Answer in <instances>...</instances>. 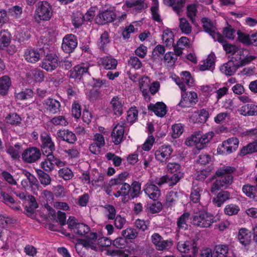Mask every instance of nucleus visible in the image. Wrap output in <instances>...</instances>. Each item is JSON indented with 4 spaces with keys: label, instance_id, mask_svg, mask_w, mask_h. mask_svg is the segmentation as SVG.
Segmentation results:
<instances>
[{
    "label": "nucleus",
    "instance_id": "nucleus-8",
    "mask_svg": "<svg viewBox=\"0 0 257 257\" xmlns=\"http://www.w3.org/2000/svg\"><path fill=\"white\" fill-rule=\"evenodd\" d=\"M201 22L205 31L208 33L215 41L223 42V37L217 31L213 23L209 19L203 18Z\"/></svg>",
    "mask_w": 257,
    "mask_h": 257
},
{
    "label": "nucleus",
    "instance_id": "nucleus-31",
    "mask_svg": "<svg viewBox=\"0 0 257 257\" xmlns=\"http://www.w3.org/2000/svg\"><path fill=\"white\" fill-rule=\"evenodd\" d=\"M237 67L232 60L228 61L220 67V70L223 74L231 76L236 72Z\"/></svg>",
    "mask_w": 257,
    "mask_h": 257
},
{
    "label": "nucleus",
    "instance_id": "nucleus-61",
    "mask_svg": "<svg viewBox=\"0 0 257 257\" xmlns=\"http://www.w3.org/2000/svg\"><path fill=\"white\" fill-rule=\"evenodd\" d=\"M127 175L128 174L126 172H124L119 174L116 178L112 179L110 180V185L120 186L121 184H124V181L127 176Z\"/></svg>",
    "mask_w": 257,
    "mask_h": 257
},
{
    "label": "nucleus",
    "instance_id": "nucleus-22",
    "mask_svg": "<svg viewBox=\"0 0 257 257\" xmlns=\"http://www.w3.org/2000/svg\"><path fill=\"white\" fill-rule=\"evenodd\" d=\"M202 191V183L193 181L190 194V199L193 203H197L199 202Z\"/></svg>",
    "mask_w": 257,
    "mask_h": 257
},
{
    "label": "nucleus",
    "instance_id": "nucleus-52",
    "mask_svg": "<svg viewBox=\"0 0 257 257\" xmlns=\"http://www.w3.org/2000/svg\"><path fill=\"white\" fill-rule=\"evenodd\" d=\"M58 175L65 180H70L74 176L72 170L67 167H64L60 169L58 171Z\"/></svg>",
    "mask_w": 257,
    "mask_h": 257
},
{
    "label": "nucleus",
    "instance_id": "nucleus-56",
    "mask_svg": "<svg viewBox=\"0 0 257 257\" xmlns=\"http://www.w3.org/2000/svg\"><path fill=\"white\" fill-rule=\"evenodd\" d=\"M197 13V7L195 4H190L187 7V16L192 23L195 21V17Z\"/></svg>",
    "mask_w": 257,
    "mask_h": 257
},
{
    "label": "nucleus",
    "instance_id": "nucleus-47",
    "mask_svg": "<svg viewBox=\"0 0 257 257\" xmlns=\"http://www.w3.org/2000/svg\"><path fill=\"white\" fill-rule=\"evenodd\" d=\"M257 152V142H252L243 147L240 151V156L251 154Z\"/></svg>",
    "mask_w": 257,
    "mask_h": 257
},
{
    "label": "nucleus",
    "instance_id": "nucleus-15",
    "mask_svg": "<svg viewBox=\"0 0 257 257\" xmlns=\"http://www.w3.org/2000/svg\"><path fill=\"white\" fill-rule=\"evenodd\" d=\"M115 13L111 10H105L100 12L96 17L95 21L99 25H104L111 23L114 20Z\"/></svg>",
    "mask_w": 257,
    "mask_h": 257
},
{
    "label": "nucleus",
    "instance_id": "nucleus-33",
    "mask_svg": "<svg viewBox=\"0 0 257 257\" xmlns=\"http://www.w3.org/2000/svg\"><path fill=\"white\" fill-rule=\"evenodd\" d=\"M182 196L183 194L181 192L175 191H170L166 196V205L168 206L174 205Z\"/></svg>",
    "mask_w": 257,
    "mask_h": 257
},
{
    "label": "nucleus",
    "instance_id": "nucleus-58",
    "mask_svg": "<svg viewBox=\"0 0 257 257\" xmlns=\"http://www.w3.org/2000/svg\"><path fill=\"white\" fill-rule=\"evenodd\" d=\"M246 53L247 52L246 50L241 51L238 50L231 58V60L235 63V65H243V55L244 53Z\"/></svg>",
    "mask_w": 257,
    "mask_h": 257
},
{
    "label": "nucleus",
    "instance_id": "nucleus-46",
    "mask_svg": "<svg viewBox=\"0 0 257 257\" xmlns=\"http://www.w3.org/2000/svg\"><path fill=\"white\" fill-rule=\"evenodd\" d=\"M179 28L181 32L186 35L190 34L192 32V27L186 18H182L179 19Z\"/></svg>",
    "mask_w": 257,
    "mask_h": 257
},
{
    "label": "nucleus",
    "instance_id": "nucleus-48",
    "mask_svg": "<svg viewBox=\"0 0 257 257\" xmlns=\"http://www.w3.org/2000/svg\"><path fill=\"white\" fill-rule=\"evenodd\" d=\"M37 174L40 183L44 186L45 187L50 184L51 182V178L48 174L45 173L41 170H38L37 171Z\"/></svg>",
    "mask_w": 257,
    "mask_h": 257
},
{
    "label": "nucleus",
    "instance_id": "nucleus-39",
    "mask_svg": "<svg viewBox=\"0 0 257 257\" xmlns=\"http://www.w3.org/2000/svg\"><path fill=\"white\" fill-rule=\"evenodd\" d=\"M186 3V0H172L170 4L166 5L172 8L173 10L178 15L183 11Z\"/></svg>",
    "mask_w": 257,
    "mask_h": 257
},
{
    "label": "nucleus",
    "instance_id": "nucleus-60",
    "mask_svg": "<svg viewBox=\"0 0 257 257\" xmlns=\"http://www.w3.org/2000/svg\"><path fill=\"white\" fill-rule=\"evenodd\" d=\"M184 131L183 125L181 123H177L172 126V137L174 139L179 138Z\"/></svg>",
    "mask_w": 257,
    "mask_h": 257
},
{
    "label": "nucleus",
    "instance_id": "nucleus-37",
    "mask_svg": "<svg viewBox=\"0 0 257 257\" xmlns=\"http://www.w3.org/2000/svg\"><path fill=\"white\" fill-rule=\"evenodd\" d=\"M11 85V80L9 77L4 76L0 78V94L6 95Z\"/></svg>",
    "mask_w": 257,
    "mask_h": 257
},
{
    "label": "nucleus",
    "instance_id": "nucleus-11",
    "mask_svg": "<svg viewBox=\"0 0 257 257\" xmlns=\"http://www.w3.org/2000/svg\"><path fill=\"white\" fill-rule=\"evenodd\" d=\"M41 156L40 150L35 147L26 149L22 154L23 160L28 163H32L38 160Z\"/></svg>",
    "mask_w": 257,
    "mask_h": 257
},
{
    "label": "nucleus",
    "instance_id": "nucleus-28",
    "mask_svg": "<svg viewBox=\"0 0 257 257\" xmlns=\"http://www.w3.org/2000/svg\"><path fill=\"white\" fill-rule=\"evenodd\" d=\"M238 111L243 116H252L257 115V104L248 103L241 106Z\"/></svg>",
    "mask_w": 257,
    "mask_h": 257
},
{
    "label": "nucleus",
    "instance_id": "nucleus-2",
    "mask_svg": "<svg viewBox=\"0 0 257 257\" xmlns=\"http://www.w3.org/2000/svg\"><path fill=\"white\" fill-rule=\"evenodd\" d=\"M214 135L212 131L204 134L201 132H195L186 140L185 144L187 146H195L198 150H200L205 147Z\"/></svg>",
    "mask_w": 257,
    "mask_h": 257
},
{
    "label": "nucleus",
    "instance_id": "nucleus-19",
    "mask_svg": "<svg viewBox=\"0 0 257 257\" xmlns=\"http://www.w3.org/2000/svg\"><path fill=\"white\" fill-rule=\"evenodd\" d=\"M237 238L239 242L244 247H248L252 240L250 231L245 228H241L239 229Z\"/></svg>",
    "mask_w": 257,
    "mask_h": 257
},
{
    "label": "nucleus",
    "instance_id": "nucleus-18",
    "mask_svg": "<svg viewBox=\"0 0 257 257\" xmlns=\"http://www.w3.org/2000/svg\"><path fill=\"white\" fill-rule=\"evenodd\" d=\"M58 64V57L56 55L47 54L42 63V67L47 71L55 69Z\"/></svg>",
    "mask_w": 257,
    "mask_h": 257
},
{
    "label": "nucleus",
    "instance_id": "nucleus-54",
    "mask_svg": "<svg viewBox=\"0 0 257 257\" xmlns=\"http://www.w3.org/2000/svg\"><path fill=\"white\" fill-rule=\"evenodd\" d=\"M8 153L13 159H17L20 157L21 152V146L16 144L14 147H10L7 150Z\"/></svg>",
    "mask_w": 257,
    "mask_h": 257
},
{
    "label": "nucleus",
    "instance_id": "nucleus-40",
    "mask_svg": "<svg viewBox=\"0 0 257 257\" xmlns=\"http://www.w3.org/2000/svg\"><path fill=\"white\" fill-rule=\"evenodd\" d=\"M196 247V244L195 241L191 243L188 241H179L177 244L178 249L181 252L187 253L191 249L193 248L195 251Z\"/></svg>",
    "mask_w": 257,
    "mask_h": 257
},
{
    "label": "nucleus",
    "instance_id": "nucleus-64",
    "mask_svg": "<svg viewBox=\"0 0 257 257\" xmlns=\"http://www.w3.org/2000/svg\"><path fill=\"white\" fill-rule=\"evenodd\" d=\"M33 95V92L31 89H27L24 91L16 93V97L21 100L31 98Z\"/></svg>",
    "mask_w": 257,
    "mask_h": 257
},
{
    "label": "nucleus",
    "instance_id": "nucleus-21",
    "mask_svg": "<svg viewBox=\"0 0 257 257\" xmlns=\"http://www.w3.org/2000/svg\"><path fill=\"white\" fill-rule=\"evenodd\" d=\"M144 191L146 194L151 199L157 200L161 195L159 188L152 182H148L145 186Z\"/></svg>",
    "mask_w": 257,
    "mask_h": 257
},
{
    "label": "nucleus",
    "instance_id": "nucleus-63",
    "mask_svg": "<svg viewBox=\"0 0 257 257\" xmlns=\"http://www.w3.org/2000/svg\"><path fill=\"white\" fill-rule=\"evenodd\" d=\"M87 96L91 101H95L101 98V91L98 89L92 88L87 93Z\"/></svg>",
    "mask_w": 257,
    "mask_h": 257
},
{
    "label": "nucleus",
    "instance_id": "nucleus-49",
    "mask_svg": "<svg viewBox=\"0 0 257 257\" xmlns=\"http://www.w3.org/2000/svg\"><path fill=\"white\" fill-rule=\"evenodd\" d=\"M109 42V34L106 31H105L101 35L97 44L99 48L104 50Z\"/></svg>",
    "mask_w": 257,
    "mask_h": 257
},
{
    "label": "nucleus",
    "instance_id": "nucleus-53",
    "mask_svg": "<svg viewBox=\"0 0 257 257\" xmlns=\"http://www.w3.org/2000/svg\"><path fill=\"white\" fill-rule=\"evenodd\" d=\"M41 140L42 142V147L55 148L54 144L49 134L46 133L42 134L41 135Z\"/></svg>",
    "mask_w": 257,
    "mask_h": 257
},
{
    "label": "nucleus",
    "instance_id": "nucleus-1",
    "mask_svg": "<svg viewBox=\"0 0 257 257\" xmlns=\"http://www.w3.org/2000/svg\"><path fill=\"white\" fill-rule=\"evenodd\" d=\"M235 171L233 167L224 165L216 170L215 174L218 177L213 182L211 188V192L215 193L222 188H226L233 182L232 173Z\"/></svg>",
    "mask_w": 257,
    "mask_h": 257
},
{
    "label": "nucleus",
    "instance_id": "nucleus-6",
    "mask_svg": "<svg viewBox=\"0 0 257 257\" xmlns=\"http://www.w3.org/2000/svg\"><path fill=\"white\" fill-rule=\"evenodd\" d=\"M239 141L236 138H230L220 144L217 148V153L227 155L235 151L238 147Z\"/></svg>",
    "mask_w": 257,
    "mask_h": 257
},
{
    "label": "nucleus",
    "instance_id": "nucleus-44",
    "mask_svg": "<svg viewBox=\"0 0 257 257\" xmlns=\"http://www.w3.org/2000/svg\"><path fill=\"white\" fill-rule=\"evenodd\" d=\"M11 41V35L6 31H2L0 32V49H4L7 47Z\"/></svg>",
    "mask_w": 257,
    "mask_h": 257
},
{
    "label": "nucleus",
    "instance_id": "nucleus-25",
    "mask_svg": "<svg viewBox=\"0 0 257 257\" xmlns=\"http://www.w3.org/2000/svg\"><path fill=\"white\" fill-rule=\"evenodd\" d=\"M110 105L114 114L119 116L122 113L123 106L122 99L117 96H115L111 99Z\"/></svg>",
    "mask_w": 257,
    "mask_h": 257
},
{
    "label": "nucleus",
    "instance_id": "nucleus-55",
    "mask_svg": "<svg viewBox=\"0 0 257 257\" xmlns=\"http://www.w3.org/2000/svg\"><path fill=\"white\" fill-rule=\"evenodd\" d=\"M141 184L139 182H134L132 187L130 186V199L139 196L141 191Z\"/></svg>",
    "mask_w": 257,
    "mask_h": 257
},
{
    "label": "nucleus",
    "instance_id": "nucleus-43",
    "mask_svg": "<svg viewBox=\"0 0 257 257\" xmlns=\"http://www.w3.org/2000/svg\"><path fill=\"white\" fill-rule=\"evenodd\" d=\"M28 77L35 81L40 82L44 79L43 72L39 69H33L28 73Z\"/></svg>",
    "mask_w": 257,
    "mask_h": 257
},
{
    "label": "nucleus",
    "instance_id": "nucleus-5",
    "mask_svg": "<svg viewBox=\"0 0 257 257\" xmlns=\"http://www.w3.org/2000/svg\"><path fill=\"white\" fill-rule=\"evenodd\" d=\"M97 239V235L96 233H90L88 236H87V239L79 240L78 242L75 244L76 251L78 253L81 254L83 247L86 249H96L97 248L96 243Z\"/></svg>",
    "mask_w": 257,
    "mask_h": 257
},
{
    "label": "nucleus",
    "instance_id": "nucleus-7",
    "mask_svg": "<svg viewBox=\"0 0 257 257\" xmlns=\"http://www.w3.org/2000/svg\"><path fill=\"white\" fill-rule=\"evenodd\" d=\"M173 150L169 145H163L160 146L155 152L156 160L162 165L166 164L170 159Z\"/></svg>",
    "mask_w": 257,
    "mask_h": 257
},
{
    "label": "nucleus",
    "instance_id": "nucleus-35",
    "mask_svg": "<svg viewBox=\"0 0 257 257\" xmlns=\"http://www.w3.org/2000/svg\"><path fill=\"white\" fill-rule=\"evenodd\" d=\"M89 231L90 228L87 225L82 223H78L74 228L72 232L80 236H85L87 238V236H88L91 233Z\"/></svg>",
    "mask_w": 257,
    "mask_h": 257
},
{
    "label": "nucleus",
    "instance_id": "nucleus-4",
    "mask_svg": "<svg viewBox=\"0 0 257 257\" xmlns=\"http://www.w3.org/2000/svg\"><path fill=\"white\" fill-rule=\"evenodd\" d=\"M216 221L215 217L213 215L206 212H201L194 215L192 223L195 226L205 228L209 227Z\"/></svg>",
    "mask_w": 257,
    "mask_h": 257
},
{
    "label": "nucleus",
    "instance_id": "nucleus-9",
    "mask_svg": "<svg viewBox=\"0 0 257 257\" xmlns=\"http://www.w3.org/2000/svg\"><path fill=\"white\" fill-rule=\"evenodd\" d=\"M198 101L197 93L194 91H182L181 99L178 105L182 107H189Z\"/></svg>",
    "mask_w": 257,
    "mask_h": 257
},
{
    "label": "nucleus",
    "instance_id": "nucleus-57",
    "mask_svg": "<svg viewBox=\"0 0 257 257\" xmlns=\"http://www.w3.org/2000/svg\"><path fill=\"white\" fill-rule=\"evenodd\" d=\"M239 210V207L233 204L226 205L224 209L225 214L229 216L237 214Z\"/></svg>",
    "mask_w": 257,
    "mask_h": 257
},
{
    "label": "nucleus",
    "instance_id": "nucleus-3",
    "mask_svg": "<svg viewBox=\"0 0 257 257\" xmlns=\"http://www.w3.org/2000/svg\"><path fill=\"white\" fill-rule=\"evenodd\" d=\"M53 10L51 6L47 1H40L38 3L34 14L35 21L40 23L42 21L50 20L52 15Z\"/></svg>",
    "mask_w": 257,
    "mask_h": 257
},
{
    "label": "nucleus",
    "instance_id": "nucleus-59",
    "mask_svg": "<svg viewBox=\"0 0 257 257\" xmlns=\"http://www.w3.org/2000/svg\"><path fill=\"white\" fill-rule=\"evenodd\" d=\"M72 21L75 27L79 28L84 21L83 15L78 11L73 13Z\"/></svg>",
    "mask_w": 257,
    "mask_h": 257
},
{
    "label": "nucleus",
    "instance_id": "nucleus-14",
    "mask_svg": "<svg viewBox=\"0 0 257 257\" xmlns=\"http://www.w3.org/2000/svg\"><path fill=\"white\" fill-rule=\"evenodd\" d=\"M125 124L124 121H119L112 130L111 137L112 141L115 145L119 144L123 140Z\"/></svg>",
    "mask_w": 257,
    "mask_h": 257
},
{
    "label": "nucleus",
    "instance_id": "nucleus-36",
    "mask_svg": "<svg viewBox=\"0 0 257 257\" xmlns=\"http://www.w3.org/2000/svg\"><path fill=\"white\" fill-rule=\"evenodd\" d=\"M24 57L27 61L34 63L40 59V54L36 50L27 49L25 52Z\"/></svg>",
    "mask_w": 257,
    "mask_h": 257
},
{
    "label": "nucleus",
    "instance_id": "nucleus-62",
    "mask_svg": "<svg viewBox=\"0 0 257 257\" xmlns=\"http://www.w3.org/2000/svg\"><path fill=\"white\" fill-rule=\"evenodd\" d=\"M167 171L170 173H178L182 172L180 165L176 162H170L167 165Z\"/></svg>",
    "mask_w": 257,
    "mask_h": 257
},
{
    "label": "nucleus",
    "instance_id": "nucleus-12",
    "mask_svg": "<svg viewBox=\"0 0 257 257\" xmlns=\"http://www.w3.org/2000/svg\"><path fill=\"white\" fill-rule=\"evenodd\" d=\"M149 80L147 77L143 78L142 81L140 83V89L144 96L148 95V88L152 94H155L159 90L160 84L159 81L153 82L149 86Z\"/></svg>",
    "mask_w": 257,
    "mask_h": 257
},
{
    "label": "nucleus",
    "instance_id": "nucleus-24",
    "mask_svg": "<svg viewBox=\"0 0 257 257\" xmlns=\"http://www.w3.org/2000/svg\"><path fill=\"white\" fill-rule=\"evenodd\" d=\"M148 108L158 116L163 117L167 113L166 105L162 102H158L156 104L150 103Z\"/></svg>",
    "mask_w": 257,
    "mask_h": 257
},
{
    "label": "nucleus",
    "instance_id": "nucleus-13",
    "mask_svg": "<svg viewBox=\"0 0 257 257\" xmlns=\"http://www.w3.org/2000/svg\"><path fill=\"white\" fill-rule=\"evenodd\" d=\"M77 40L73 34L66 35L63 39L62 49L66 53L72 52L77 47Z\"/></svg>",
    "mask_w": 257,
    "mask_h": 257
},
{
    "label": "nucleus",
    "instance_id": "nucleus-27",
    "mask_svg": "<svg viewBox=\"0 0 257 257\" xmlns=\"http://www.w3.org/2000/svg\"><path fill=\"white\" fill-rule=\"evenodd\" d=\"M213 254L214 257H228L229 254V245L218 244L214 246Z\"/></svg>",
    "mask_w": 257,
    "mask_h": 257
},
{
    "label": "nucleus",
    "instance_id": "nucleus-34",
    "mask_svg": "<svg viewBox=\"0 0 257 257\" xmlns=\"http://www.w3.org/2000/svg\"><path fill=\"white\" fill-rule=\"evenodd\" d=\"M242 191L246 196L254 201H257L256 186L250 184H245L242 186Z\"/></svg>",
    "mask_w": 257,
    "mask_h": 257
},
{
    "label": "nucleus",
    "instance_id": "nucleus-29",
    "mask_svg": "<svg viewBox=\"0 0 257 257\" xmlns=\"http://www.w3.org/2000/svg\"><path fill=\"white\" fill-rule=\"evenodd\" d=\"M99 61L105 69H115L117 65V60L111 56H106L101 58Z\"/></svg>",
    "mask_w": 257,
    "mask_h": 257
},
{
    "label": "nucleus",
    "instance_id": "nucleus-32",
    "mask_svg": "<svg viewBox=\"0 0 257 257\" xmlns=\"http://www.w3.org/2000/svg\"><path fill=\"white\" fill-rule=\"evenodd\" d=\"M0 198L3 199L4 202L6 204L9 205L12 209L16 210H20V206L15 202L14 198L8 193L1 192L0 193Z\"/></svg>",
    "mask_w": 257,
    "mask_h": 257
},
{
    "label": "nucleus",
    "instance_id": "nucleus-30",
    "mask_svg": "<svg viewBox=\"0 0 257 257\" xmlns=\"http://www.w3.org/2000/svg\"><path fill=\"white\" fill-rule=\"evenodd\" d=\"M230 198V194L227 191H222L218 193L217 196L213 198V204L217 206L220 207L226 200Z\"/></svg>",
    "mask_w": 257,
    "mask_h": 257
},
{
    "label": "nucleus",
    "instance_id": "nucleus-41",
    "mask_svg": "<svg viewBox=\"0 0 257 257\" xmlns=\"http://www.w3.org/2000/svg\"><path fill=\"white\" fill-rule=\"evenodd\" d=\"M162 40L166 46L170 47L174 46V34L170 29H167L163 31Z\"/></svg>",
    "mask_w": 257,
    "mask_h": 257
},
{
    "label": "nucleus",
    "instance_id": "nucleus-16",
    "mask_svg": "<svg viewBox=\"0 0 257 257\" xmlns=\"http://www.w3.org/2000/svg\"><path fill=\"white\" fill-rule=\"evenodd\" d=\"M45 111L51 114H56L61 110L60 102L53 98H49L44 100L43 103Z\"/></svg>",
    "mask_w": 257,
    "mask_h": 257
},
{
    "label": "nucleus",
    "instance_id": "nucleus-20",
    "mask_svg": "<svg viewBox=\"0 0 257 257\" xmlns=\"http://www.w3.org/2000/svg\"><path fill=\"white\" fill-rule=\"evenodd\" d=\"M88 63L77 65L70 71V77L75 79L80 80L84 74L88 72Z\"/></svg>",
    "mask_w": 257,
    "mask_h": 257
},
{
    "label": "nucleus",
    "instance_id": "nucleus-38",
    "mask_svg": "<svg viewBox=\"0 0 257 257\" xmlns=\"http://www.w3.org/2000/svg\"><path fill=\"white\" fill-rule=\"evenodd\" d=\"M125 4L127 7L132 8L138 12L147 8L145 0H130L126 1Z\"/></svg>",
    "mask_w": 257,
    "mask_h": 257
},
{
    "label": "nucleus",
    "instance_id": "nucleus-10",
    "mask_svg": "<svg viewBox=\"0 0 257 257\" xmlns=\"http://www.w3.org/2000/svg\"><path fill=\"white\" fill-rule=\"evenodd\" d=\"M151 239L155 248L159 251L169 250L173 245L171 240H164L163 237L157 233H154L151 236Z\"/></svg>",
    "mask_w": 257,
    "mask_h": 257
},
{
    "label": "nucleus",
    "instance_id": "nucleus-26",
    "mask_svg": "<svg viewBox=\"0 0 257 257\" xmlns=\"http://www.w3.org/2000/svg\"><path fill=\"white\" fill-rule=\"evenodd\" d=\"M120 190L113 194V195L118 198L122 196L121 201L125 203L130 200V185L127 183L121 184Z\"/></svg>",
    "mask_w": 257,
    "mask_h": 257
},
{
    "label": "nucleus",
    "instance_id": "nucleus-17",
    "mask_svg": "<svg viewBox=\"0 0 257 257\" xmlns=\"http://www.w3.org/2000/svg\"><path fill=\"white\" fill-rule=\"evenodd\" d=\"M181 76V80H180L179 78H178L175 80V82L181 91H186L185 84L189 87L192 86L194 84V80L189 72H182Z\"/></svg>",
    "mask_w": 257,
    "mask_h": 257
},
{
    "label": "nucleus",
    "instance_id": "nucleus-51",
    "mask_svg": "<svg viewBox=\"0 0 257 257\" xmlns=\"http://www.w3.org/2000/svg\"><path fill=\"white\" fill-rule=\"evenodd\" d=\"M50 122L55 126H66L68 125V122L66 118L62 115H59L53 117L50 120Z\"/></svg>",
    "mask_w": 257,
    "mask_h": 257
},
{
    "label": "nucleus",
    "instance_id": "nucleus-50",
    "mask_svg": "<svg viewBox=\"0 0 257 257\" xmlns=\"http://www.w3.org/2000/svg\"><path fill=\"white\" fill-rule=\"evenodd\" d=\"M53 156H50L41 163V168L46 172H51L54 169V164L52 162Z\"/></svg>",
    "mask_w": 257,
    "mask_h": 257
},
{
    "label": "nucleus",
    "instance_id": "nucleus-42",
    "mask_svg": "<svg viewBox=\"0 0 257 257\" xmlns=\"http://www.w3.org/2000/svg\"><path fill=\"white\" fill-rule=\"evenodd\" d=\"M190 214L188 212L184 213L178 219L177 225L179 229L186 230L188 228L187 222Z\"/></svg>",
    "mask_w": 257,
    "mask_h": 257
},
{
    "label": "nucleus",
    "instance_id": "nucleus-45",
    "mask_svg": "<svg viewBox=\"0 0 257 257\" xmlns=\"http://www.w3.org/2000/svg\"><path fill=\"white\" fill-rule=\"evenodd\" d=\"M215 55L214 54H209L206 59L204 61L203 64L199 66V69L201 71H205L211 68L214 65Z\"/></svg>",
    "mask_w": 257,
    "mask_h": 257
},
{
    "label": "nucleus",
    "instance_id": "nucleus-23",
    "mask_svg": "<svg viewBox=\"0 0 257 257\" xmlns=\"http://www.w3.org/2000/svg\"><path fill=\"white\" fill-rule=\"evenodd\" d=\"M57 137L69 144H74L77 140L75 134L68 130H60L57 133Z\"/></svg>",
    "mask_w": 257,
    "mask_h": 257
}]
</instances>
